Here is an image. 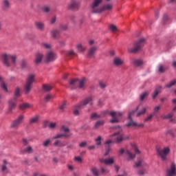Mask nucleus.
Returning <instances> with one entry per match:
<instances>
[{
	"label": "nucleus",
	"mask_w": 176,
	"mask_h": 176,
	"mask_svg": "<svg viewBox=\"0 0 176 176\" xmlns=\"http://www.w3.org/2000/svg\"><path fill=\"white\" fill-rule=\"evenodd\" d=\"M168 21V16H167V14H164V16L162 18V21L164 24H166V23H167V21Z\"/></svg>",
	"instance_id": "864d4df0"
},
{
	"label": "nucleus",
	"mask_w": 176,
	"mask_h": 176,
	"mask_svg": "<svg viewBox=\"0 0 176 176\" xmlns=\"http://www.w3.org/2000/svg\"><path fill=\"white\" fill-rule=\"evenodd\" d=\"M157 153L159 155L162 160L164 161L167 160V155L170 153V148L164 147L163 149H157Z\"/></svg>",
	"instance_id": "1a4fd4ad"
},
{
	"label": "nucleus",
	"mask_w": 176,
	"mask_h": 176,
	"mask_svg": "<svg viewBox=\"0 0 176 176\" xmlns=\"http://www.w3.org/2000/svg\"><path fill=\"white\" fill-rule=\"evenodd\" d=\"M1 87L6 93H8V85H6V83H5L4 82H2L1 84Z\"/></svg>",
	"instance_id": "79ce46f5"
},
{
	"label": "nucleus",
	"mask_w": 176,
	"mask_h": 176,
	"mask_svg": "<svg viewBox=\"0 0 176 176\" xmlns=\"http://www.w3.org/2000/svg\"><path fill=\"white\" fill-rule=\"evenodd\" d=\"M61 141L60 140H56L55 142L54 143V146H60Z\"/></svg>",
	"instance_id": "e2e57ef3"
},
{
	"label": "nucleus",
	"mask_w": 176,
	"mask_h": 176,
	"mask_svg": "<svg viewBox=\"0 0 176 176\" xmlns=\"http://www.w3.org/2000/svg\"><path fill=\"white\" fill-rule=\"evenodd\" d=\"M99 86H100V89H105V87H107V86H108V84H107V82H105L104 81H99Z\"/></svg>",
	"instance_id": "c03bdc74"
},
{
	"label": "nucleus",
	"mask_w": 176,
	"mask_h": 176,
	"mask_svg": "<svg viewBox=\"0 0 176 176\" xmlns=\"http://www.w3.org/2000/svg\"><path fill=\"white\" fill-rule=\"evenodd\" d=\"M43 12H45V13H47V12H49V10H50V9L49 8V7H43Z\"/></svg>",
	"instance_id": "774afa93"
},
{
	"label": "nucleus",
	"mask_w": 176,
	"mask_h": 176,
	"mask_svg": "<svg viewBox=\"0 0 176 176\" xmlns=\"http://www.w3.org/2000/svg\"><path fill=\"white\" fill-rule=\"evenodd\" d=\"M100 171L102 174H108V173H109V170L104 167H100Z\"/></svg>",
	"instance_id": "09e8293b"
},
{
	"label": "nucleus",
	"mask_w": 176,
	"mask_h": 176,
	"mask_svg": "<svg viewBox=\"0 0 176 176\" xmlns=\"http://www.w3.org/2000/svg\"><path fill=\"white\" fill-rule=\"evenodd\" d=\"M91 173H92V174L94 176H99L100 175V171L98 170V169H97V168H92L91 169Z\"/></svg>",
	"instance_id": "c9c22d12"
},
{
	"label": "nucleus",
	"mask_w": 176,
	"mask_h": 176,
	"mask_svg": "<svg viewBox=\"0 0 176 176\" xmlns=\"http://www.w3.org/2000/svg\"><path fill=\"white\" fill-rule=\"evenodd\" d=\"M139 106H138L135 110H132L131 111H129L128 113V119L129 120V122L125 124L126 127H130V126H133V127H144V124H137V122L134 120H133V118H131L132 115H134L137 111H138Z\"/></svg>",
	"instance_id": "f03ea898"
},
{
	"label": "nucleus",
	"mask_w": 176,
	"mask_h": 176,
	"mask_svg": "<svg viewBox=\"0 0 176 176\" xmlns=\"http://www.w3.org/2000/svg\"><path fill=\"white\" fill-rule=\"evenodd\" d=\"M100 118H101V115L97 113H92L91 114V119H93L94 120H97V119H100Z\"/></svg>",
	"instance_id": "72a5a7b5"
},
{
	"label": "nucleus",
	"mask_w": 176,
	"mask_h": 176,
	"mask_svg": "<svg viewBox=\"0 0 176 176\" xmlns=\"http://www.w3.org/2000/svg\"><path fill=\"white\" fill-rule=\"evenodd\" d=\"M125 153L127 156V160H133V159H134L135 157V155L133 154V153H131V151L126 150L125 151Z\"/></svg>",
	"instance_id": "a878e982"
},
{
	"label": "nucleus",
	"mask_w": 176,
	"mask_h": 176,
	"mask_svg": "<svg viewBox=\"0 0 176 176\" xmlns=\"http://www.w3.org/2000/svg\"><path fill=\"white\" fill-rule=\"evenodd\" d=\"M34 25L37 30H39L40 31H43L45 30V24L42 22H35Z\"/></svg>",
	"instance_id": "b1692460"
},
{
	"label": "nucleus",
	"mask_w": 176,
	"mask_h": 176,
	"mask_svg": "<svg viewBox=\"0 0 176 176\" xmlns=\"http://www.w3.org/2000/svg\"><path fill=\"white\" fill-rule=\"evenodd\" d=\"M74 160H75V162H82V158L80 157H75Z\"/></svg>",
	"instance_id": "69168bd1"
},
{
	"label": "nucleus",
	"mask_w": 176,
	"mask_h": 176,
	"mask_svg": "<svg viewBox=\"0 0 176 176\" xmlns=\"http://www.w3.org/2000/svg\"><path fill=\"white\" fill-rule=\"evenodd\" d=\"M27 67V62L24 60H22L21 62V67L22 69H24Z\"/></svg>",
	"instance_id": "3c124183"
},
{
	"label": "nucleus",
	"mask_w": 176,
	"mask_h": 176,
	"mask_svg": "<svg viewBox=\"0 0 176 176\" xmlns=\"http://www.w3.org/2000/svg\"><path fill=\"white\" fill-rule=\"evenodd\" d=\"M158 71L160 73H163L164 72V67L162 65H160L159 67H158Z\"/></svg>",
	"instance_id": "13d9d810"
},
{
	"label": "nucleus",
	"mask_w": 176,
	"mask_h": 176,
	"mask_svg": "<svg viewBox=\"0 0 176 176\" xmlns=\"http://www.w3.org/2000/svg\"><path fill=\"white\" fill-rule=\"evenodd\" d=\"M16 58V56L5 54L3 55V63L6 67H14Z\"/></svg>",
	"instance_id": "f257e3e1"
},
{
	"label": "nucleus",
	"mask_w": 176,
	"mask_h": 176,
	"mask_svg": "<svg viewBox=\"0 0 176 176\" xmlns=\"http://www.w3.org/2000/svg\"><path fill=\"white\" fill-rule=\"evenodd\" d=\"M173 116H174V113L171 112L168 114L162 116L161 118L162 119H170V122H173V119H171Z\"/></svg>",
	"instance_id": "7c9ffc66"
},
{
	"label": "nucleus",
	"mask_w": 176,
	"mask_h": 176,
	"mask_svg": "<svg viewBox=\"0 0 176 176\" xmlns=\"http://www.w3.org/2000/svg\"><path fill=\"white\" fill-rule=\"evenodd\" d=\"M142 47L140 45H134L133 47L129 48L128 52L129 53H137V52H140Z\"/></svg>",
	"instance_id": "412c9836"
},
{
	"label": "nucleus",
	"mask_w": 176,
	"mask_h": 176,
	"mask_svg": "<svg viewBox=\"0 0 176 176\" xmlns=\"http://www.w3.org/2000/svg\"><path fill=\"white\" fill-rule=\"evenodd\" d=\"M148 94H149L148 92H143L142 94H141L140 97V101H144V100H145L146 97L148 96Z\"/></svg>",
	"instance_id": "a19ab883"
},
{
	"label": "nucleus",
	"mask_w": 176,
	"mask_h": 176,
	"mask_svg": "<svg viewBox=\"0 0 176 176\" xmlns=\"http://www.w3.org/2000/svg\"><path fill=\"white\" fill-rule=\"evenodd\" d=\"M56 125H57V124L56 122H50L48 124V126L50 129H54V127H56Z\"/></svg>",
	"instance_id": "6e6d98bb"
},
{
	"label": "nucleus",
	"mask_w": 176,
	"mask_h": 176,
	"mask_svg": "<svg viewBox=\"0 0 176 176\" xmlns=\"http://www.w3.org/2000/svg\"><path fill=\"white\" fill-rule=\"evenodd\" d=\"M39 120V116H35L34 117H32L30 120V123L32 124V123H36Z\"/></svg>",
	"instance_id": "e433bc0d"
},
{
	"label": "nucleus",
	"mask_w": 176,
	"mask_h": 176,
	"mask_svg": "<svg viewBox=\"0 0 176 176\" xmlns=\"http://www.w3.org/2000/svg\"><path fill=\"white\" fill-rule=\"evenodd\" d=\"M52 89H53V87L48 84H44L43 85V91L47 92L51 91Z\"/></svg>",
	"instance_id": "cd10ccee"
},
{
	"label": "nucleus",
	"mask_w": 176,
	"mask_h": 176,
	"mask_svg": "<svg viewBox=\"0 0 176 176\" xmlns=\"http://www.w3.org/2000/svg\"><path fill=\"white\" fill-rule=\"evenodd\" d=\"M49 144H50V139H47L46 140H45L43 143V146H47V145H49Z\"/></svg>",
	"instance_id": "4d7b16f0"
},
{
	"label": "nucleus",
	"mask_w": 176,
	"mask_h": 176,
	"mask_svg": "<svg viewBox=\"0 0 176 176\" xmlns=\"http://www.w3.org/2000/svg\"><path fill=\"white\" fill-rule=\"evenodd\" d=\"M123 112H116V116L119 118L120 116H123Z\"/></svg>",
	"instance_id": "338daca9"
},
{
	"label": "nucleus",
	"mask_w": 176,
	"mask_h": 176,
	"mask_svg": "<svg viewBox=\"0 0 176 176\" xmlns=\"http://www.w3.org/2000/svg\"><path fill=\"white\" fill-rule=\"evenodd\" d=\"M145 112H146V107H142V109L137 113L136 118H140V116L145 115Z\"/></svg>",
	"instance_id": "2f4dec72"
},
{
	"label": "nucleus",
	"mask_w": 176,
	"mask_h": 176,
	"mask_svg": "<svg viewBox=\"0 0 176 176\" xmlns=\"http://www.w3.org/2000/svg\"><path fill=\"white\" fill-rule=\"evenodd\" d=\"M101 136H98L95 139L96 145H97V146H100V145H101Z\"/></svg>",
	"instance_id": "37998d69"
},
{
	"label": "nucleus",
	"mask_w": 176,
	"mask_h": 176,
	"mask_svg": "<svg viewBox=\"0 0 176 176\" xmlns=\"http://www.w3.org/2000/svg\"><path fill=\"white\" fill-rule=\"evenodd\" d=\"M154 114L151 113L150 115H148L144 120V122H149V120H152V118H153Z\"/></svg>",
	"instance_id": "de8ad7c7"
},
{
	"label": "nucleus",
	"mask_w": 176,
	"mask_h": 176,
	"mask_svg": "<svg viewBox=\"0 0 176 176\" xmlns=\"http://www.w3.org/2000/svg\"><path fill=\"white\" fill-rule=\"evenodd\" d=\"M43 58V55L42 54H37L36 55V58H35V63L36 64H39V63L42 62V59Z\"/></svg>",
	"instance_id": "bb28decb"
},
{
	"label": "nucleus",
	"mask_w": 176,
	"mask_h": 176,
	"mask_svg": "<svg viewBox=\"0 0 176 176\" xmlns=\"http://www.w3.org/2000/svg\"><path fill=\"white\" fill-rule=\"evenodd\" d=\"M68 8L71 10H78V9H79V2L72 1L68 5Z\"/></svg>",
	"instance_id": "2eb2a0df"
},
{
	"label": "nucleus",
	"mask_w": 176,
	"mask_h": 176,
	"mask_svg": "<svg viewBox=\"0 0 176 176\" xmlns=\"http://www.w3.org/2000/svg\"><path fill=\"white\" fill-rule=\"evenodd\" d=\"M67 56H75V52L73 50H70L67 52Z\"/></svg>",
	"instance_id": "680f3d73"
},
{
	"label": "nucleus",
	"mask_w": 176,
	"mask_h": 176,
	"mask_svg": "<svg viewBox=\"0 0 176 176\" xmlns=\"http://www.w3.org/2000/svg\"><path fill=\"white\" fill-rule=\"evenodd\" d=\"M124 64V60L119 56H115L113 58V65L114 67H122Z\"/></svg>",
	"instance_id": "f8f14e48"
},
{
	"label": "nucleus",
	"mask_w": 176,
	"mask_h": 176,
	"mask_svg": "<svg viewBox=\"0 0 176 176\" xmlns=\"http://www.w3.org/2000/svg\"><path fill=\"white\" fill-rule=\"evenodd\" d=\"M113 6L111 3L104 4L102 6V12H105V10H112Z\"/></svg>",
	"instance_id": "393cba45"
},
{
	"label": "nucleus",
	"mask_w": 176,
	"mask_h": 176,
	"mask_svg": "<svg viewBox=\"0 0 176 176\" xmlns=\"http://www.w3.org/2000/svg\"><path fill=\"white\" fill-rule=\"evenodd\" d=\"M138 175H144L145 174V170H140L138 172Z\"/></svg>",
	"instance_id": "0e129e2a"
},
{
	"label": "nucleus",
	"mask_w": 176,
	"mask_h": 176,
	"mask_svg": "<svg viewBox=\"0 0 176 176\" xmlns=\"http://www.w3.org/2000/svg\"><path fill=\"white\" fill-rule=\"evenodd\" d=\"M66 105H67V102H63L61 104V105L60 106V109L61 111H63V110L65 108Z\"/></svg>",
	"instance_id": "bf43d9fd"
},
{
	"label": "nucleus",
	"mask_w": 176,
	"mask_h": 176,
	"mask_svg": "<svg viewBox=\"0 0 176 176\" xmlns=\"http://www.w3.org/2000/svg\"><path fill=\"white\" fill-rule=\"evenodd\" d=\"M118 129L119 131L112 135L111 137L114 138L116 144H120V142L123 141V134L120 135V133H122V128H120V126L118 125L114 126L115 130H118Z\"/></svg>",
	"instance_id": "6e6552de"
},
{
	"label": "nucleus",
	"mask_w": 176,
	"mask_h": 176,
	"mask_svg": "<svg viewBox=\"0 0 176 176\" xmlns=\"http://www.w3.org/2000/svg\"><path fill=\"white\" fill-rule=\"evenodd\" d=\"M100 163H104L106 165L113 164L114 161L113 158L104 159L102 158L100 160Z\"/></svg>",
	"instance_id": "5701e85b"
},
{
	"label": "nucleus",
	"mask_w": 176,
	"mask_h": 176,
	"mask_svg": "<svg viewBox=\"0 0 176 176\" xmlns=\"http://www.w3.org/2000/svg\"><path fill=\"white\" fill-rule=\"evenodd\" d=\"M59 28L60 30H63L64 31H65V30L68 28V26H67V25H60Z\"/></svg>",
	"instance_id": "052dcab7"
},
{
	"label": "nucleus",
	"mask_w": 176,
	"mask_h": 176,
	"mask_svg": "<svg viewBox=\"0 0 176 176\" xmlns=\"http://www.w3.org/2000/svg\"><path fill=\"white\" fill-rule=\"evenodd\" d=\"M30 107H31V105L28 103H23L19 105L20 109H27V108H30Z\"/></svg>",
	"instance_id": "ea45409f"
},
{
	"label": "nucleus",
	"mask_w": 176,
	"mask_h": 176,
	"mask_svg": "<svg viewBox=\"0 0 176 176\" xmlns=\"http://www.w3.org/2000/svg\"><path fill=\"white\" fill-rule=\"evenodd\" d=\"M109 30H111L112 32H115L118 30V28L114 25H111L109 26Z\"/></svg>",
	"instance_id": "603ef678"
},
{
	"label": "nucleus",
	"mask_w": 176,
	"mask_h": 176,
	"mask_svg": "<svg viewBox=\"0 0 176 176\" xmlns=\"http://www.w3.org/2000/svg\"><path fill=\"white\" fill-rule=\"evenodd\" d=\"M20 88L19 87H16L14 91V99L10 100L8 101L9 103V109L8 111H7V113H12V111L16 108V100H17L18 97H20Z\"/></svg>",
	"instance_id": "7ed1b4c3"
},
{
	"label": "nucleus",
	"mask_w": 176,
	"mask_h": 176,
	"mask_svg": "<svg viewBox=\"0 0 176 176\" xmlns=\"http://www.w3.org/2000/svg\"><path fill=\"white\" fill-rule=\"evenodd\" d=\"M21 152L23 153H32V152H34V150L32 149V147L31 146H28L23 150H22Z\"/></svg>",
	"instance_id": "c85d7f7f"
},
{
	"label": "nucleus",
	"mask_w": 176,
	"mask_h": 176,
	"mask_svg": "<svg viewBox=\"0 0 176 176\" xmlns=\"http://www.w3.org/2000/svg\"><path fill=\"white\" fill-rule=\"evenodd\" d=\"M6 164H8V162L6 160H3V165L1 166V171L6 170Z\"/></svg>",
	"instance_id": "5fc2aeb1"
},
{
	"label": "nucleus",
	"mask_w": 176,
	"mask_h": 176,
	"mask_svg": "<svg viewBox=\"0 0 176 176\" xmlns=\"http://www.w3.org/2000/svg\"><path fill=\"white\" fill-rule=\"evenodd\" d=\"M34 82H35V75L32 74H29L26 79V83L24 87L25 94H28V93H30L32 87V83H34Z\"/></svg>",
	"instance_id": "39448f33"
},
{
	"label": "nucleus",
	"mask_w": 176,
	"mask_h": 176,
	"mask_svg": "<svg viewBox=\"0 0 176 176\" xmlns=\"http://www.w3.org/2000/svg\"><path fill=\"white\" fill-rule=\"evenodd\" d=\"M162 90H163V87H162V85H159L155 87L154 91L152 94L153 100H155V98L159 96L160 93H162Z\"/></svg>",
	"instance_id": "f3484780"
},
{
	"label": "nucleus",
	"mask_w": 176,
	"mask_h": 176,
	"mask_svg": "<svg viewBox=\"0 0 176 176\" xmlns=\"http://www.w3.org/2000/svg\"><path fill=\"white\" fill-rule=\"evenodd\" d=\"M96 52H97V47H91L88 51L87 57H88V58H94V54H96Z\"/></svg>",
	"instance_id": "dca6fc26"
},
{
	"label": "nucleus",
	"mask_w": 176,
	"mask_h": 176,
	"mask_svg": "<svg viewBox=\"0 0 176 176\" xmlns=\"http://www.w3.org/2000/svg\"><path fill=\"white\" fill-rule=\"evenodd\" d=\"M52 98H54V96L52 94H46L45 96V102H48V101H50V100H52Z\"/></svg>",
	"instance_id": "f704fd0d"
},
{
	"label": "nucleus",
	"mask_w": 176,
	"mask_h": 176,
	"mask_svg": "<svg viewBox=\"0 0 176 176\" xmlns=\"http://www.w3.org/2000/svg\"><path fill=\"white\" fill-rule=\"evenodd\" d=\"M102 0H94L91 5V11L92 13H102Z\"/></svg>",
	"instance_id": "423d86ee"
},
{
	"label": "nucleus",
	"mask_w": 176,
	"mask_h": 176,
	"mask_svg": "<svg viewBox=\"0 0 176 176\" xmlns=\"http://www.w3.org/2000/svg\"><path fill=\"white\" fill-rule=\"evenodd\" d=\"M105 124V121L104 120H98L96 122L93 126V130H97L98 129H100V127L104 126Z\"/></svg>",
	"instance_id": "6ab92c4d"
},
{
	"label": "nucleus",
	"mask_w": 176,
	"mask_h": 176,
	"mask_svg": "<svg viewBox=\"0 0 176 176\" xmlns=\"http://www.w3.org/2000/svg\"><path fill=\"white\" fill-rule=\"evenodd\" d=\"M145 166H146V164L142 159L138 160V161H136L134 164V167L135 168H138L140 167H145Z\"/></svg>",
	"instance_id": "aec40b11"
},
{
	"label": "nucleus",
	"mask_w": 176,
	"mask_h": 176,
	"mask_svg": "<svg viewBox=\"0 0 176 176\" xmlns=\"http://www.w3.org/2000/svg\"><path fill=\"white\" fill-rule=\"evenodd\" d=\"M146 43V38L142 37L139 38V40L137 41L135 45H141V44H145Z\"/></svg>",
	"instance_id": "4c0bfd02"
},
{
	"label": "nucleus",
	"mask_w": 176,
	"mask_h": 176,
	"mask_svg": "<svg viewBox=\"0 0 176 176\" xmlns=\"http://www.w3.org/2000/svg\"><path fill=\"white\" fill-rule=\"evenodd\" d=\"M56 58H57V56L54 52H53V51H48L47 52L46 61H47L48 63L54 61V60H56Z\"/></svg>",
	"instance_id": "4468645a"
},
{
	"label": "nucleus",
	"mask_w": 176,
	"mask_h": 176,
	"mask_svg": "<svg viewBox=\"0 0 176 176\" xmlns=\"http://www.w3.org/2000/svg\"><path fill=\"white\" fill-rule=\"evenodd\" d=\"M176 84V79L172 80L170 82H169L168 84L165 85V87L166 89H170V87H173Z\"/></svg>",
	"instance_id": "473e14b6"
},
{
	"label": "nucleus",
	"mask_w": 176,
	"mask_h": 176,
	"mask_svg": "<svg viewBox=\"0 0 176 176\" xmlns=\"http://www.w3.org/2000/svg\"><path fill=\"white\" fill-rule=\"evenodd\" d=\"M166 176H176L175 164H171L170 168L166 170Z\"/></svg>",
	"instance_id": "ddd939ff"
},
{
	"label": "nucleus",
	"mask_w": 176,
	"mask_h": 176,
	"mask_svg": "<svg viewBox=\"0 0 176 176\" xmlns=\"http://www.w3.org/2000/svg\"><path fill=\"white\" fill-rule=\"evenodd\" d=\"M85 83H86V78H82L81 80L73 79L69 81V86L72 89H76L78 86L79 89H83V87H85Z\"/></svg>",
	"instance_id": "20e7f679"
},
{
	"label": "nucleus",
	"mask_w": 176,
	"mask_h": 176,
	"mask_svg": "<svg viewBox=\"0 0 176 176\" xmlns=\"http://www.w3.org/2000/svg\"><path fill=\"white\" fill-rule=\"evenodd\" d=\"M131 63L133 64V65H135V67H141L142 65V60L141 59H135L134 58L131 59Z\"/></svg>",
	"instance_id": "4be33fe9"
},
{
	"label": "nucleus",
	"mask_w": 176,
	"mask_h": 176,
	"mask_svg": "<svg viewBox=\"0 0 176 176\" xmlns=\"http://www.w3.org/2000/svg\"><path fill=\"white\" fill-rule=\"evenodd\" d=\"M3 5L4 9H9L10 8V3L8 0H3Z\"/></svg>",
	"instance_id": "58836bf2"
},
{
	"label": "nucleus",
	"mask_w": 176,
	"mask_h": 176,
	"mask_svg": "<svg viewBox=\"0 0 176 176\" xmlns=\"http://www.w3.org/2000/svg\"><path fill=\"white\" fill-rule=\"evenodd\" d=\"M74 108H76V109L73 111L74 115H75V116H79V110L78 109H82V108H78V107H76V105L74 106Z\"/></svg>",
	"instance_id": "49530a36"
},
{
	"label": "nucleus",
	"mask_w": 176,
	"mask_h": 176,
	"mask_svg": "<svg viewBox=\"0 0 176 176\" xmlns=\"http://www.w3.org/2000/svg\"><path fill=\"white\" fill-rule=\"evenodd\" d=\"M76 49L78 50V52H85L86 50V47L82 45H77Z\"/></svg>",
	"instance_id": "a18cd8bd"
},
{
	"label": "nucleus",
	"mask_w": 176,
	"mask_h": 176,
	"mask_svg": "<svg viewBox=\"0 0 176 176\" xmlns=\"http://www.w3.org/2000/svg\"><path fill=\"white\" fill-rule=\"evenodd\" d=\"M80 148H86L87 146V142L83 141L79 144Z\"/></svg>",
	"instance_id": "8fccbe9b"
},
{
	"label": "nucleus",
	"mask_w": 176,
	"mask_h": 176,
	"mask_svg": "<svg viewBox=\"0 0 176 176\" xmlns=\"http://www.w3.org/2000/svg\"><path fill=\"white\" fill-rule=\"evenodd\" d=\"M87 104H89V105H93V96L87 97L85 99H84L80 103L76 104V108H83V107H86V105H87Z\"/></svg>",
	"instance_id": "9b49d317"
},
{
	"label": "nucleus",
	"mask_w": 176,
	"mask_h": 176,
	"mask_svg": "<svg viewBox=\"0 0 176 176\" xmlns=\"http://www.w3.org/2000/svg\"><path fill=\"white\" fill-rule=\"evenodd\" d=\"M51 35L54 39L57 38L58 36L60 35V31L58 30H53L51 31Z\"/></svg>",
	"instance_id": "c756f323"
},
{
	"label": "nucleus",
	"mask_w": 176,
	"mask_h": 176,
	"mask_svg": "<svg viewBox=\"0 0 176 176\" xmlns=\"http://www.w3.org/2000/svg\"><path fill=\"white\" fill-rule=\"evenodd\" d=\"M109 115L111 116L110 120V123H119V118L116 116V111L110 112Z\"/></svg>",
	"instance_id": "a211bd4d"
},
{
	"label": "nucleus",
	"mask_w": 176,
	"mask_h": 176,
	"mask_svg": "<svg viewBox=\"0 0 176 176\" xmlns=\"http://www.w3.org/2000/svg\"><path fill=\"white\" fill-rule=\"evenodd\" d=\"M60 131H63L64 133H60L53 137V140H58V138H61L65 137V138H69L71 137V133H69V128L66 127L65 126L63 125L60 128Z\"/></svg>",
	"instance_id": "0eeeda50"
},
{
	"label": "nucleus",
	"mask_w": 176,
	"mask_h": 176,
	"mask_svg": "<svg viewBox=\"0 0 176 176\" xmlns=\"http://www.w3.org/2000/svg\"><path fill=\"white\" fill-rule=\"evenodd\" d=\"M23 122L24 116L20 115L11 122L10 127L11 129H19V126H20V124H21Z\"/></svg>",
	"instance_id": "9d476101"
}]
</instances>
